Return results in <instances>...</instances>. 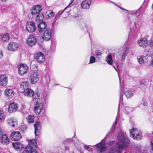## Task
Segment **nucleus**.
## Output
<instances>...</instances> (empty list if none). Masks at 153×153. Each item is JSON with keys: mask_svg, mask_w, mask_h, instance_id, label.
I'll return each instance as SVG.
<instances>
[{"mask_svg": "<svg viewBox=\"0 0 153 153\" xmlns=\"http://www.w3.org/2000/svg\"><path fill=\"white\" fill-rule=\"evenodd\" d=\"M118 141L116 143V145L110 148L108 150L109 153H114L117 150L120 151L123 148L127 147L128 145L129 141L126 138V136L124 133L120 132L118 134L117 136Z\"/></svg>", "mask_w": 153, "mask_h": 153, "instance_id": "1", "label": "nucleus"}, {"mask_svg": "<svg viewBox=\"0 0 153 153\" xmlns=\"http://www.w3.org/2000/svg\"><path fill=\"white\" fill-rule=\"evenodd\" d=\"M28 145L25 148L23 153H38L35 149L37 146L36 140H29Z\"/></svg>", "mask_w": 153, "mask_h": 153, "instance_id": "2", "label": "nucleus"}, {"mask_svg": "<svg viewBox=\"0 0 153 153\" xmlns=\"http://www.w3.org/2000/svg\"><path fill=\"white\" fill-rule=\"evenodd\" d=\"M42 10V7L40 5H36L33 6L30 10V12L28 14V17L29 19H32L36 15L41 13Z\"/></svg>", "mask_w": 153, "mask_h": 153, "instance_id": "3", "label": "nucleus"}, {"mask_svg": "<svg viewBox=\"0 0 153 153\" xmlns=\"http://www.w3.org/2000/svg\"><path fill=\"white\" fill-rule=\"evenodd\" d=\"M130 133L131 137L135 140H140L142 137L141 132L136 128L131 129Z\"/></svg>", "mask_w": 153, "mask_h": 153, "instance_id": "4", "label": "nucleus"}, {"mask_svg": "<svg viewBox=\"0 0 153 153\" xmlns=\"http://www.w3.org/2000/svg\"><path fill=\"white\" fill-rule=\"evenodd\" d=\"M28 69V67L26 65L20 64L18 67V73L20 75H23L27 73Z\"/></svg>", "mask_w": 153, "mask_h": 153, "instance_id": "5", "label": "nucleus"}, {"mask_svg": "<svg viewBox=\"0 0 153 153\" xmlns=\"http://www.w3.org/2000/svg\"><path fill=\"white\" fill-rule=\"evenodd\" d=\"M34 58L39 63L44 62L45 60V57L41 52H39L36 53L34 56Z\"/></svg>", "mask_w": 153, "mask_h": 153, "instance_id": "6", "label": "nucleus"}, {"mask_svg": "<svg viewBox=\"0 0 153 153\" xmlns=\"http://www.w3.org/2000/svg\"><path fill=\"white\" fill-rule=\"evenodd\" d=\"M39 78L38 74L36 72H33L30 76V81L32 84H35L39 80Z\"/></svg>", "mask_w": 153, "mask_h": 153, "instance_id": "7", "label": "nucleus"}, {"mask_svg": "<svg viewBox=\"0 0 153 153\" xmlns=\"http://www.w3.org/2000/svg\"><path fill=\"white\" fill-rule=\"evenodd\" d=\"M51 30L49 28L46 29L43 33L42 37V39L46 41H48L51 39Z\"/></svg>", "mask_w": 153, "mask_h": 153, "instance_id": "8", "label": "nucleus"}, {"mask_svg": "<svg viewBox=\"0 0 153 153\" xmlns=\"http://www.w3.org/2000/svg\"><path fill=\"white\" fill-rule=\"evenodd\" d=\"M26 29L29 32L32 33L34 32L36 29L35 23L32 21L29 22L27 24Z\"/></svg>", "mask_w": 153, "mask_h": 153, "instance_id": "9", "label": "nucleus"}, {"mask_svg": "<svg viewBox=\"0 0 153 153\" xmlns=\"http://www.w3.org/2000/svg\"><path fill=\"white\" fill-rule=\"evenodd\" d=\"M10 138L12 140L18 141L20 140L22 136L19 131H14L10 134Z\"/></svg>", "mask_w": 153, "mask_h": 153, "instance_id": "10", "label": "nucleus"}, {"mask_svg": "<svg viewBox=\"0 0 153 153\" xmlns=\"http://www.w3.org/2000/svg\"><path fill=\"white\" fill-rule=\"evenodd\" d=\"M26 41L28 45L30 46H32L35 45L36 44V38L33 35H30L27 38Z\"/></svg>", "mask_w": 153, "mask_h": 153, "instance_id": "11", "label": "nucleus"}, {"mask_svg": "<svg viewBox=\"0 0 153 153\" xmlns=\"http://www.w3.org/2000/svg\"><path fill=\"white\" fill-rule=\"evenodd\" d=\"M148 40L146 37L142 38L137 42V44L140 47L144 48L147 46Z\"/></svg>", "mask_w": 153, "mask_h": 153, "instance_id": "12", "label": "nucleus"}, {"mask_svg": "<svg viewBox=\"0 0 153 153\" xmlns=\"http://www.w3.org/2000/svg\"><path fill=\"white\" fill-rule=\"evenodd\" d=\"M35 128V134L36 136H37L39 134L40 131L41 129V125L39 122H35L34 124Z\"/></svg>", "mask_w": 153, "mask_h": 153, "instance_id": "13", "label": "nucleus"}, {"mask_svg": "<svg viewBox=\"0 0 153 153\" xmlns=\"http://www.w3.org/2000/svg\"><path fill=\"white\" fill-rule=\"evenodd\" d=\"M18 47V44L13 42L9 43L7 46V48L10 51H14L17 49Z\"/></svg>", "mask_w": 153, "mask_h": 153, "instance_id": "14", "label": "nucleus"}, {"mask_svg": "<svg viewBox=\"0 0 153 153\" xmlns=\"http://www.w3.org/2000/svg\"><path fill=\"white\" fill-rule=\"evenodd\" d=\"M8 124L12 127H14L17 125V121L16 119L13 117L8 118L7 120Z\"/></svg>", "mask_w": 153, "mask_h": 153, "instance_id": "15", "label": "nucleus"}, {"mask_svg": "<svg viewBox=\"0 0 153 153\" xmlns=\"http://www.w3.org/2000/svg\"><path fill=\"white\" fill-rule=\"evenodd\" d=\"M46 27V23L44 21L42 22L37 26L38 30L39 32H42L44 31Z\"/></svg>", "mask_w": 153, "mask_h": 153, "instance_id": "16", "label": "nucleus"}, {"mask_svg": "<svg viewBox=\"0 0 153 153\" xmlns=\"http://www.w3.org/2000/svg\"><path fill=\"white\" fill-rule=\"evenodd\" d=\"M43 105L41 103H37L34 107V111L36 113L39 114L43 109Z\"/></svg>", "mask_w": 153, "mask_h": 153, "instance_id": "17", "label": "nucleus"}, {"mask_svg": "<svg viewBox=\"0 0 153 153\" xmlns=\"http://www.w3.org/2000/svg\"><path fill=\"white\" fill-rule=\"evenodd\" d=\"M18 109L17 105L14 103L10 104L8 108V111L9 112L11 113L15 112Z\"/></svg>", "mask_w": 153, "mask_h": 153, "instance_id": "18", "label": "nucleus"}, {"mask_svg": "<svg viewBox=\"0 0 153 153\" xmlns=\"http://www.w3.org/2000/svg\"><path fill=\"white\" fill-rule=\"evenodd\" d=\"M148 58L147 56H139L137 57V59L139 63L142 64L146 63L147 61Z\"/></svg>", "mask_w": 153, "mask_h": 153, "instance_id": "19", "label": "nucleus"}, {"mask_svg": "<svg viewBox=\"0 0 153 153\" xmlns=\"http://www.w3.org/2000/svg\"><path fill=\"white\" fill-rule=\"evenodd\" d=\"M7 83V77L4 75L0 76V85H6Z\"/></svg>", "mask_w": 153, "mask_h": 153, "instance_id": "20", "label": "nucleus"}, {"mask_svg": "<svg viewBox=\"0 0 153 153\" xmlns=\"http://www.w3.org/2000/svg\"><path fill=\"white\" fill-rule=\"evenodd\" d=\"M91 0H84L82 3L81 6L85 9H89L91 4Z\"/></svg>", "mask_w": 153, "mask_h": 153, "instance_id": "21", "label": "nucleus"}, {"mask_svg": "<svg viewBox=\"0 0 153 153\" xmlns=\"http://www.w3.org/2000/svg\"><path fill=\"white\" fill-rule=\"evenodd\" d=\"M1 142L4 145H7L9 143V139L6 134H4L1 137Z\"/></svg>", "mask_w": 153, "mask_h": 153, "instance_id": "22", "label": "nucleus"}, {"mask_svg": "<svg viewBox=\"0 0 153 153\" xmlns=\"http://www.w3.org/2000/svg\"><path fill=\"white\" fill-rule=\"evenodd\" d=\"M24 94L26 96L31 97L34 95V91L29 88L24 91Z\"/></svg>", "mask_w": 153, "mask_h": 153, "instance_id": "23", "label": "nucleus"}, {"mask_svg": "<svg viewBox=\"0 0 153 153\" xmlns=\"http://www.w3.org/2000/svg\"><path fill=\"white\" fill-rule=\"evenodd\" d=\"M105 149V144L104 143H100L97 144V150L100 153L104 152Z\"/></svg>", "mask_w": 153, "mask_h": 153, "instance_id": "24", "label": "nucleus"}, {"mask_svg": "<svg viewBox=\"0 0 153 153\" xmlns=\"http://www.w3.org/2000/svg\"><path fill=\"white\" fill-rule=\"evenodd\" d=\"M5 95L7 99L11 98L13 96L14 93L13 91L11 89H7L5 91Z\"/></svg>", "mask_w": 153, "mask_h": 153, "instance_id": "25", "label": "nucleus"}, {"mask_svg": "<svg viewBox=\"0 0 153 153\" xmlns=\"http://www.w3.org/2000/svg\"><path fill=\"white\" fill-rule=\"evenodd\" d=\"M12 145L16 150L19 151L23 148V144L18 142L13 143Z\"/></svg>", "mask_w": 153, "mask_h": 153, "instance_id": "26", "label": "nucleus"}, {"mask_svg": "<svg viewBox=\"0 0 153 153\" xmlns=\"http://www.w3.org/2000/svg\"><path fill=\"white\" fill-rule=\"evenodd\" d=\"M1 40L2 42H5L7 41L10 39V37L8 34L5 33L2 35H1Z\"/></svg>", "mask_w": 153, "mask_h": 153, "instance_id": "27", "label": "nucleus"}, {"mask_svg": "<svg viewBox=\"0 0 153 153\" xmlns=\"http://www.w3.org/2000/svg\"><path fill=\"white\" fill-rule=\"evenodd\" d=\"M35 21L36 22H39L42 20L44 18V15L42 13H39L35 16Z\"/></svg>", "mask_w": 153, "mask_h": 153, "instance_id": "28", "label": "nucleus"}, {"mask_svg": "<svg viewBox=\"0 0 153 153\" xmlns=\"http://www.w3.org/2000/svg\"><path fill=\"white\" fill-rule=\"evenodd\" d=\"M128 52V49L127 48L123 50L120 53V55L122 59H124L125 57Z\"/></svg>", "mask_w": 153, "mask_h": 153, "instance_id": "29", "label": "nucleus"}, {"mask_svg": "<svg viewBox=\"0 0 153 153\" xmlns=\"http://www.w3.org/2000/svg\"><path fill=\"white\" fill-rule=\"evenodd\" d=\"M20 87L24 91L29 88V83L27 82H22L20 84Z\"/></svg>", "mask_w": 153, "mask_h": 153, "instance_id": "30", "label": "nucleus"}, {"mask_svg": "<svg viewBox=\"0 0 153 153\" xmlns=\"http://www.w3.org/2000/svg\"><path fill=\"white\" fill-rule=\"evenodd\" d=\"M34 117L33 115H28L26 119L28 123H33L34 121Z\"/></svg>", "mask_w": 153, "mask_h": 153, "instance_id": "31", "label": "nucleus"}, {"mask_svg": "<svg viewBox=\"0 0 153 153\" xmlns=\"http://www.w3.org/2000/svg\"><path fill=\"white\" fill-rule=\"evenodd\" d=\"M106 61L108 64L110 65H112L113 60L111 55L109 54L107 56L106 58Z\"/></svg>", "mask_w": 153, "mask_h": 153, "instance_id": "32", "label": "nucleus"}, {"mask_svg": "<svg viewBox=\"0 0 153 153\" xmlns=\"http://www.w3.org/2000/svg\"><path fill=\"white\" fill-rule=\"evenodd\" d=\"M46 18L50 19L53 18L55 15L54 13L52 11H48L46 13Z\"/></svg>", "mask_w": 153, "mask_h": 153, "instance_id": "33", "label": "nucleus"}, {"mask_svg": "<svg viewBox=\"0 0 153 153\" xmlns=\"http://www.w3.org/2000/svg\"><path fill=\"white\" fill-rule=\"evenodd\" d=\"M34 96L33 98V100L34 102H38V100L40 98V94L38 92L34 94Z\"/></svg>", "mask_w": 153, "mask_h": 153, "instance_id": "34", "label": "nucleus"}, {"mask_svg": "<svg viewBox=\"0 0 153 153\" xmlns=\"http://www.w3.org/2000/svg\"><path fill=\"white\" fill-rule=\"evenodd\" d=\"M124 94L127 98H130L133 95V93L129 91H126L125 92Z\"/></svg>", "mask_w": 153, "mask_h": 153, "instance_id": "35", "label": "nucleus"}, {"mask_svg": "<svg viewBox=\"0 0 153 153\" xmlns=\"http://www.w3.org/2000/svg\"><path fill=\"white\" fill-rule=\"evenodd\" d=\"M4 114L2 110H0V122L4 118Z\"/></svg>", "mask_w": 153, "mask_h": 153, "instance_id": "36", "label": "nucleus"}, {"mask_svg": "<svg viewBox=\"0 0 153 153\" xmlns=\"http://www.w3.org/2000/svg\"><path fill=\"white\" fill-rule=\"evenodd\" d=\"M125 112L126 111L127 113H128L130 112H131L133 110V109L128 107H126L125 108Z\"/></svg>", "mask_w": 153, "mask_h": 153, "instance_id": "37", "label": "nucleus"}, {"mask_svg": "<svg viewBox=\"0 0 153 153\" xmlns=\"http://www.w3.org/2000/svg\"><path fill=\"white\" fill-rule=\"evenodd\" d=\"M149 45L153 49V38L149 40Z\"/></svg>", "mask_w": 153, "mask_h": 153, "instance_id": "38", "label": "nucleus"}, {"mask_svg": "<svg viewBox=\"0 0 153 153\" xmlns=\"http://www.w3.org/2000/svg\"><path fill=\"white\" fill-rule=\"evenodd\" d=\"M95 57L93 56H91L90 59V62L92 63L95 62Z\"/></svg>", "mask_w": 153, "mask_h": 153, "instance_id": "39", "label": "nucleus"}, {"mask_svg": "<svg viewBox=\"0 0 153 153\" xmlns=\"http://www.w3.org/2000/svg\"><path fill=\"white\" fill-rule=\"evenodd\" d=\"M96 54L97 56H100L102 54L101 51L99 50H96L95 51Z\"/></svg>", "mask_w": 153, "mask_h": 153, "instance_id": "40", "label": "nucleus"}, {"mask_svg": "<svg viewBox=\"0 0 153 153\" xmlns=\"http://www.w3.org/2000/svg\"><path fill=\"white\" fill-rule=\"evenodd\" d=\"M84 148L88 151H91L92 149L89 147V146L87 145L84 146Z\"/></svg>", "mask_w": 153, "mask_h": 153, "instance_id": "41", "label": "nucleus"}, {"mask_svg": "<svg viewBox=\"0 0 153 153\" xmlns=\"http://www.w3.org/2000/svg\"><path fill=\"white\" fill-rule=\"evenodd\" d=\"M114 141H111L108 142L106 143V144L109 146H111L114 143Z\"/></svg>", "mask_w": 153, "mask_h": 153, "instance_id": "42", "label": "nucleus"}, {"mask_svg": "<svg viewBox=\"0 0 153 153\" xmlns=\"http://www.w3.org/2000/svg\"><path fill=\"white\" fill-rule=\"evenodd\" d=\"M43 98L44 101H45L47 100L48 97L47 94L46 93H45L43 95Z\"/></svg>", "mask_w": 153, "mask_h": 153, "instance_id": "43", "label": "nucleus"}, {"mask_svg": "<svg viewBox=\"0 0 153 153\" xmlns=\"http://www.w3.org/2000/svg\"><path fill=\"white\" fill-rule=\"evenodd\" d=\"M112 2V3H113L115 5H116L117 6V7H118L119 8H120V9H121L122 10H125L126 11H128V10H126V9H125L123 8L122 7H120V6H117V4H115V3L113 2Z\"/></svg>", "mask_w": 153, "mask_h": 153, "instance_id": "44", "label": "nucleus"}, {"mask_svg": "<svg viewBox=\"0 0 153 153\" xmlns=\"http://www.w3.org/2000/svg\"><path fill=\"white\" fill-rule=\"evenodd\" d=\"M142 104L144 106H146L147 105V103L145 101H143L142 102Z\"/></svg>", "mask_w": 153, "mask_h": 153, "instance_id": "45", "label": "nucleus"}, {"mask_svg": "<svg viewBox=\"0 0 153 153\" xmlns=\"http://www.w3.org/2000/svg\"><path fill=\"white\" fill-rule=\"evenodd\" d=\"M3 135V132L1 128H0V138L1 136Z\"/></svg>", "mask_w": 153, "mask_h": 153, "instance_id": "46", "label": "nucleus"}, {"mask_svg": "<svg viewBox=\"0 0 153 153\" xmlns=\"http://www.w3.org/2000/svg\"><path fill=\"white\" fill-rule=\"evenodd\" d=\"M3 56V54L2 51L0 50V59L2 58Z\"/></svg>", "mask_w": 153, "mask_h": 153, "instance_id": "47", "label": "nucleus"}, {"mask_svg": "<svg viewBox=\"0 0 153 153\" xmlns=\"http://www.w3.org/2000/svg\"><path fill=\"white\" fill-rule=\"evenodd\" d=\"M113 66L114 68L115 69V70L117 71V73H118V77H119V80H120V76H119V71H117V68L116 67H115L114 65H113Z\"/></svg>", "mask_w": 153, "mask_h": 153, "instance_id": "48", "label": "nucleus"}, {"mask_svg": "<svg viewBox=\"0 0 153 153\" xmlns=\"http://www.w3.org/2000/svg\"><path fill=\"white\" fill-rule=\"evenodd\" d=\"M117 117H116V120L114 121V122L113 123V126H116L117 123Z\"/></svg>", "mask_w": 153, "mask_h": 153, "instance_id": "49", "label": "nucleus"}, {"mask_svg": "<svg viewBox=\"0 0 153 153\" xmlns=\"http://www.w3.org/2000/svg\"><path fill=\"white\" fill-rule=\"evenodd\" d=\"M151 148L152 150V151L151 152V153H153V143H152V142L151 143Z\"/></svg>", "mask_w": 153, "mask_h": 153, "instance_id": "50", "label": "nucleus"}, {"mask_svg": "<svg viewBox=\"0 0 153 153\" xmlns=\"http://www.w3.org/2000/svg\"><path fill=\"white\" fill-rule=\"evenodd\" d=\"M74 1V0H71L69 5L68 6V7L69 6L70 4H71L73 3Z\"/></svg>", "mask_w": 153, "mask_h": 153, "instance_id": "51", "label": "nucleus"}, {"mask_svg": "<svg viewBox=\"0 0 153 153\" xmlns=\"http://www.w3.org/2000/svg\"><path fill=\"white\" fill-rule=\"evenodd\" d=\"M33 66H34L35 67V68H34V70H36L37 69V67L36 65H32L31 67H32Z\"/></svg>", "mask_w": 153, "mask_h": 153, "instance_id": "52", "label": "nucleus"}, {"mask_svg": "<svg viewBox=\"0 0 153 153\" xmlns=\"http://www.w3.org/2000/svg\"><path fill=\"white\" fill-rule=\"evenodd\" d=\"M85 27H86V29H87V30L88 33V34H89V38H90V39H91V38H90V34H89V32H88V29L86 27V25H85Z\"/></svg>", "mask_w": 153, "mask_h": 153, "instance_id": "53", "label": "nucleus"}, {"mask_svg": "<svg viewBox=\"0 0 153 153\" xmlns=\"http://www.w3.org/2000/svg\"><path fill=\"white\" fill-rule=\"evenodd\" d=\"M151 65L152 66H153V59H152L151 63Z\"/></svg>", "mask_w": 153, "mask_h": 153, "instance_id": "54", "label": "nucleus"}, {"mask_svg": "<svg viewBox=\"0 0 153 153\" xmlns=\"http://www.w3.org/2000/svg\"><path fill=\"white\" fill-rule=\"evenodd\" d=\"M2 2H5L7 1L8 0H1Z\"/></svg>", "mask_w": 153, "mask_h": 153, "instance_id": "55", "label": "nucleus"}, {"mask_svg": "<svg viewBox=\"0 0 153 153\" xmlns=\"http://www.w3.org/2000/svg\"><path fill=\"white\" fill-rule=\"evenodd\" d=\"M26 128H27V127H26V126H24L23 129L25 130Z\"/></svg>", "mask_w": 153, "mask_h": 153, "instance_id": "56", "label": "nucleus"}, {"mask_svg": "<svg viewBox=\"0 0 153 153\" xmlns=\"http://www.w3.org/2000/svg\"><path fill=\"white\" fill-rule=\"evenodd\" d=\"M119 108H118V114L119 113Z\"/></svg>", "mask_w": 153, "mask_h": 153, "instance_id": "57", "label": "nucleus"}, {"mask_svg": "<svg viewBox=\"0 0 153 153\" xmlns=\"http://www.w3.org/2000/svg\"><path fill=\"white\" fill-rule=\"evenodd\" d=\"M116 65L117 67H118V66H117V65H118V63L116 64Z\"/></svg>", "mask_w": 153, "mask_h": 153, "instance_id": "58", "label": "nucleus"}, {"mask_svg": "<svg viewBox=\"0 0 153 153\" xmlns=\"http://www.w3.org/2000/svg\"><path fill=\"white\" fill-rule=\"evenodd\" d=\"M65 148L66 149V150H67L66 149H67V147H65Z\"/></svg>", "mask_w": 153, "mask_h": 153, "instance_id": "59", "label": "nucleus"}, {"mask_svg": "<svg viewBox=\"0 0 153 153\" xmlns=\"http://www.w3.org/2000/svg\"><path fill=\"white\" fill-rule=\"evenodd\" d=\"M118 153H121V152H118Z\"/></svg>", "mask_w": 153, "mask_h": 153, "instance_id": "60", "label": "nucleus"}, {"mask_svg": "<svg viewBox=\"0 0 153 153\" xmlns=\"http://www.w3.org/2000/svg\"><path fill=\"white\" fill-rule=\"evenodd\" d=\"M68 140H72V139H68Z\"/></svg>", "mask_w": 153, "mask_h": 153, "instance_id": "61", "label": "nucleus"}, {"mask_svg": "<svg viewBox=\"0 0 153 153\" xmlns=\"http://www.w3.org/2000/svg\"><path fill=\"white\" fill-rule=\"evenodd\" d=\"M120 100H121V97H120Z\"/></svg>", "mask_w": 153, "mask_h": 153, "instance_id": "62", "label": "nucleus"}, {"mask_svg": "<svg viewBox=\"0 0 153 153\" xmlns=\"http://www.w3.org/2000/svg\"><path fill=\"white\" fill-rule=\"evenodd\" d=\"M66 9V8H65L64 9V10H65Z\"/></svg>", "mask_w": 153, "mask_h": 153, "instance_id": "63", "label": "nucleus"}, {"mask_svg": "<svg viewBox=\"0 0 153 153\" xmlns=\"http://www.w3.org/2000/svg\"><path fill=\"white\" fill-rule=\"evenodd\" d=\"M66 9V8H65L64 9V10H65Z\"/></svg>", "mask_w": 153, "mask_h": 153, "instance_id": "64", "label": "nucleus"}]
</instances>
